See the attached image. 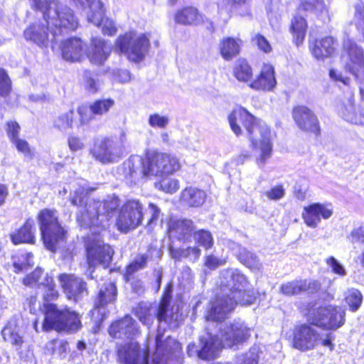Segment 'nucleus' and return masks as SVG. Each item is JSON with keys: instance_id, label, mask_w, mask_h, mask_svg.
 Instances as JSON below:
<instances>
[{"instance_id": "obj_28", "label": "nucleus", "mask_w": 364, "mask_h": 364, "mask_svg": "<svg viewBox=\"0 0 364 364\" xmlns=\"http://www.w3.org/2000/svg\"><path fill=\"white\" fill-rule=\"evenodd\" d=\"M320 289V284L315 280L299 279L284 283L280 287L281 292L286 296H294L302 292H314Z\"/></svg>"}, {"instance_id": "obj_29", "label": "nucleus", "mask_w": 364, "mask_h": 364, "mask_svg": "<svg viewBox=\"0 0 364 364\" xmlns=\"http://www.w3.org/2000/svg\"><path fill=\"white\" fill-rule=\"evenodd\" d=\"M111 53V46L100 38L92 39L87 53L90 61L95 65H102L108 58Z\"/></svg>"}, {"instance_id": "obj_63", "label": "nucleus", "mask_w": 364, "mask_h": 364, "mask_svg": "<svg viewBox=\"0 0 364 364\" xmlns=\"http://www.w3.org/2000/svg\"><path fill=\"white\" fill-rule=\"evenodd\" d=\"M355 21L356 25L364 29V4L358 3L355 5Z\"/></svg>"}, {"instance_id": "obj_26", "label": "nucleus", "mask_w": 364, "mask_h": 364, "mask_svg": "<svg viewBox=\"0 0 364 364\" xmlns=\"http://www.w3.org/2000/svg\"><path fill=\"white\" fill-rule=\"evenodd\" d=\"M60 47L62 56L67 61H80L84 58L85 44L79 38H68L61 42Z\"/></svg>"}, {"instance_id": "obj_6", "label": "nucleus", "mask_w": 364, "mask_h": 364, "mask_svg": "<svg viewBox=\"0 0 364 364\" xmlns=\"http://www.w3.org/2000/svg\"><path fill=\"white\" fill-rule=\"evenodd\" d=\"M115 46L129 60L139 63L147 55L150 41L146 34L131 31L118 36Z\"/></svg>"}, {"instance_id": "obj_45", "label": "nucleus", "mask_w": 364, "mask_h": 364, "mask_svg": "<svg viewBox=\"0 0 364 364\" xmlns=\"http://www.w3.org/2000/svg\"><path fill=\"white\" fill-rule=\"evenodd\" d=\"M135 315L146 326H150L154 320L151 309L147 303H140L135 309Z\"/></svg>"}, {"instance_id": "obj_35", "label": "nucleus", "mask_w": 364, "mask_h": 364, "mask_svg": "<svg viewBox=\"0 0 364 364\" xmlns=\"http://www.w3.org/2000/svg\"><path fill=\"white\" fill-rule=\"evenodd\" d=\"M299 12L298 10L296 11V14L292 16L290 24V32L297 46L302 43L308 28L306 20Z\"/></svg>"}, {"instance_id": "obj_16", "label": "nucleus", "mask_w": 364, "mask_h": 364, "mask_svg": "<svg viewBox=\"0 0 364 364\" xmlns=\"http://www.w3.org/2000/svg\"><path fill=\"white\" fill-rule=\"evenodd\" d=\"M149 348H141L136 342L121 346L117 350L120 364H148Z\"/></svg>"}, {"instance_id": "obj_12", "label": "nucleus", "mask_w": 364, "mask_h": 364, "mask_svg": "<svg viewBox=\"0 0 364 364\" xmlns=\"http://www.w3.org/2000/svg\"><path fill=\"white\" fill-rule=\"evenodd\" d=\"M92 156L102 164L114 163L122 154V147L118 141L110 138H102L95 141L91 149Z\"/></svg>"}, {"instance_id": "obj_9", "label": "nucleus", "mask_w": 364, "mask_h": 364, "mask_svg": "<svg viewBox=\"0 0 364 364\" xmlns=\"http://www.w3.org/2000/svg\"><path fill=\"white\" fill-rule=\"evenodd\" d=\"M145 161L148 176L172 174L181 168L177 157L164 153L148 152Z\"/></svg>"}, {"instance_id": "obj_3", "label": "nucleus", "mask_w": 364, "mask_h": 364, "mask_svg": "<svg viewBox=\"0 0 364 364\" xmlns=\"http://www.w3.org/2000/svg\"><path fill=\"white\" fill-rule=\"evenodd\" d=\"M250 328L240 321L235 320L226 325L216 336L213 337L209 333L207 336L200 339V348L194 344L188 346V354L197 356L203 360H210L215 358L223 347L234 348L245 342L251 335Z\"/></svg>"}, {"instance_id": "obj_60", "label": "nucleus", "mask_w": 364, "mask_h": 364, "mask_svg": "<svg viewBox=\"0 0 364 364\" xmlns=\"http://www.w3.org/2000/svg\"><path fill=\"white\" fill-rule=\"evenodd\" d=\"M252 42L264 53H269L272 50V48L268 40L261 34H255L252 38Z\"/></svg>"}, {"instance_id": "obj_61", "label": "nucleus", "mask_w": 364, "mask_h": 364, "mask_svg": "<svg viewBox=\"0 0 364 364\" xmlns=\"http://www.w3.org/2000/svg\"><path fill=\"white\" fill-rule=\"evenodd\" d=\"M284 194L285 190L282 185H277L264 193L267 198L272 200H280L284 197Z\"/></svg>"}, {"instance_id": "obj_42", "label": "nucleus", "mask_w": 364, "mask_h": 364, "mask_svg": "<svg viewBox=\"0 0 364 364\" xmlns=\"http://www.w3.org/2000/svg\"><path fill=\"white\" fill-rule=\"evenodd\" d=\"M75 112L73 109L60 114L54 120V127L61 132L73 129Z\"/></svg>"}, {"instance_id": "obj_37", "label": "nucleus", "mask_w": 364, "mask_h": 364, "mask_svg": "<svg viewBox=\"0 0 364 364\" xmlns=\"http://www.w3.org/2000/svg\"><path fill=\"white\" fill-rule=\"evenodd\" d=\"M206 197L205 191L196 188H187L181 193V200L191 207H198L203 205Z\"/></svg>"}, {"instance_id": "obj_56", "label": "nucleus", "mask_w": 364, "mask_h": 364, "mask_svg": "<svg viewBox=\"0 0 364 364\" xmlns=\"http://www.w3.org/2000/svg\"><path fill=\"white\" fill-rule=\"evenodd\" d=\"M11 91V80L4 69L0 68V97H6Z\"/></svg>"}, {"instance_id": "obj_17", "label": "nucleus", "mask_w": 364, "mask_h": 364, "mask_svg": "<svg viewBox=\"0 0 364 364\" xmlns=\"http://www.w3.org/2000/svg\"><path fill=\"white\" fill-rule=\"evenodd\" d=\"M114 250L100 240L89 241L87 244V263L91 267L97 264L107 266L112 260Z\"/></svg>"}, {"instance_id": "obj_46", "label": "nucleus", "mask_w": 364, "mask_h": 364, "mask_svg": "<svg viewBox=\"0 0 364 364\" xmlns=\"http://www.w3.org/2000/svg\"><path fill=\"white\" fill-rule=\"evenodd\" d=\"M195 242L205 250L210 249L214 243L212 234L205 230H200L193 233Z\"/></svg>"}, {"instance_id": "obj_18", "label": "nucleus", "mask_w": 364, "mask_h": 364, "mask_svg": "<svg viewBox=\"0 0 364 364\" xmlns=\"http://www.w3.org/2000/svg\"><path fill=\"white\" fill-rule=\"evenodd\" d=\"M58 280L68 299L77 301L87 294V284L82 278L73 274H59Z\"/></svg>"}, {"instance_id": "obj_59", "label": "nucleus", "mask_w": 364, "mask_h": 364, "mask_svg": "<svg viewBox=\"0 0 364 364\" xmlns=\"http://www.w3.org/2000/svg\"><path fill=\"white\" fill-rule=\"evenodd\" d=\"M48 346L55 348L53 353H57L61 358L65 357L67 352L69 350V345L66 341H52L48 343Z\"/></svg>"}, {"instance_id": "obj_23", "label": "nucleus", "mask_w": 364, "mask_h": 364, "mask_svg": "<svg viewBox=\"0 0 364 364\" xmlns=\"http://www.w3.org/2000/svg\"><path fill=\"white\" fill-rule=\"evenodd\" d=\"M231 130L235 135L242 134V126L247 131V128L255 121V117L242 107L235 108L228 117Z\"/></svg>"}, {"instance_id": "obj_62", "label": "nucleus", "mask_w": 364, "mask_h": 364, "mask_svg": "<svg viewBox=\"0 0 364 364\" xmlns=\"http://www.w3.org/2000/svg\"><path fill=\"white\" fill-rule=\"evenodd\" d=\"M20 126L16 122L9 121L6 124V132L11 142L18 138Z\"/></svg>"}, {"instance_id": "obj_53", "label": "nucleus", "mask_w": 364, "mask_h": 364, "mask_svg": "<svg viewBox=\"0 0 364 364\" xmlns=\"http://www.w3.org/2000/svg\"><path fill=\"white\" fill-rule=\"evenodd\" d=\"M258 350L252 348L249 352L237 358V364H257Z\"/></svg>"}, {"instance_id": "obj_43", "label": "nucleus", "mask_w": 364, "mask_h": 364, "mask_svg": "<svg viewBox=\"0 0 364 364\" xmlns=\"http://www.w3.org/2000/svg\"><path fill=\"white\" fill-rule=\"evenodd\" d=\"M35 8L43 13H52L54 11H62L64 9H70L68 6L58 5V0H32Z\"/></svg>"}, {"instance_id": "obj_48", "label": "nucleus", "mask_w": 364, "mask_h": 364, "mask_svg": "<svg viewBox=\"0 0 364 364\" xmlns=\"http://www.w3.org/2000/svg\"><path fill=\"white\" fill-rule=\"evenodd\" d=\"M345 300L350 306V310L355 311L362 303L363 296L358 289H351L348 290L346 293Z\"/></svg>"}, {"instance_id": "obj_20", "label": "nucleus", "mask_w": 364, "mask_h": 364, "mask_svg": "<svg viewBox=\"0 0 364 364\" xmlns=\"http://www.w3.org/2000/svg\"><path fill=\"white\" fill-rule=\"evenodd\" d=\"M171 295L166 293L157 310V318L159 322L164 321L170 328H176L178 323L183 320V316L180 312V307L177 305L171 306Z\"/></svg>"}, {"instance_id": "obj_36", "label": "nucleus", "mask_w": 364, "mask_h": 364, "mask_svg": "<svg viewBox=\"0 0 364 364\" xmlns=\"http://www.w3.org/2000/svg\"><path fill=\"white\" fill-rule=\"evenodd\" d=\"M33 228L34 221L28 219L21 228L11 234L12 242L15 245L20 243H33L35 241Z\"/></svg>"}, {"instance_id": "obj_27", "label": "nucleus", "mask_w": 364, "mask_h": 364, "mask_svg": "<svg viewBox=\"0 0 364 364\" xmlns=\"http://www.w3.org/2000/svg\"><path fill=\"white\" fill-rule=\"evenodd\" d=\"M293 117L301 129L316 134L318 132L319 126L317 118L308 107H296L293 110Z\"/></svg>"}, {"instance_id": "obj_2", "label": "nucleus", "mask_w": 364, "mask_h": 364, "mask_svg": "<svg viewBox=\"0 0 364 364\" xmlns=\"http://www.w3.org/2000/svg\"><path fill=\"white\" fill-rule=\"evenodd\" d=\"M43 19L31 23L24 31L23 36L40 48L54 49L61 41L60 37L75 31L78 26V20L71 9L45 13Z\"/></svg>"}, {"instance_id": "obj_52", "label": "nucleus", "mask_w": 364, "mask_h": 364, "mask_svg": "<svg viewBox=\"0 0 364 364\" xmlns=\"http://www.w3.org/2000/svg\"><path fill=\"white\" fill-rule=\"evenodd\" d=\"M156 186L167 193H173L179 189V181L176 178H164Z\"/></svg>"}, {"instance_id": "obj_64", "label": "nucleus", "mask_w": 364, "mask_h": 364, "mask_svg": "<svg viewBox=\"0 0 364 364\" xmlns=\"http://www.w3.org/2000/svg\"><path fill=\"white\" fill-rule=\"evenodd\" d=\"M349 239L353 243H364V226L354 228L350 234Z\"/></svg>"}, {"instance_id": "obj_32", "label": "nucleus", "mask_w": 364, "mask_h": 364, "mask_svg": "<svg viewBox=\"0 0 364 364\" xmlns=\"http://www.w3.org/2000/svg\"><path fill=\"white\" fill-rule=\"evenodd\" d=\"M312 55L318 60L331 57L336 51V41L331 36L316 40L311 48Z\"/></svg>"}, {"instance_id": "obj_15", "label": "nucleus", "mask_w": 364, "mask_h": 364, "mask_svg": "<svg viewBox=\"0 0 364 364\" xmlns=\"http://www.w3.org/2000/svg\"><path fill=\"white\" fill-rule=\"evenodd\" d=\"M221 290L225 295L241 294L242 289L247 287L246 277L237 269H225L220 274Z\"/></svg>"}, {"instance_id": "obj_22", "label": "nucleus", "mask_w": 364, "mask_h": 364, "mask_svg": "<svg viewBox=\"0 0 364 364\" xmlns=\"http://www.w3.org/2000/svg\"><path fill=\"white\" fill-rule=\"evenodd\" d=\"M109 333L115 338H132L139 335V330L136 321L127 315L111 324Z\"/></svg>"}, {"instance_id": "obj_24", "label": "nucleus", "mask_w": 364, "mask_h": 364, "mask_svg": "<svg viewBox=\"0 0 364 364\" xmlns=\"http://www.w3.org/2000/svg\"><path fill=\"white\" fill-rule=\"evenodd\" d=\"M193 230L194 225L191 220L171 218L168 222L169 236L178 241L189 242Z\"/></svg>"}, {"instance_id": "obj_39", "label": "nucleus", "mask_w": 364, "mask_h": 364, "mask_svg": "<svg viewBox=\"0 0 364 364\" xmlns=\"http://www.w3.org/2000/svg\"><path fill=\"white\" fill-rule=\"evenodd\" d=\"M117 288L114 284L109 282L100 290L95 304V309L104 308L107 304L114 302L117 298Z\"/></svg>"}, {"instance_id": "obj_7", "label": "nucleus", "mask_w": 364, "mask_h": 364, "mask_svg": "<svg viewBox=\"0 0 364 364\" xmlns=\"http://www.w3.org/2000/svg\"><path fill=\"white\" fill-rule=\"evenodd\" d=\"M345 316L343 308L328 305L310 310L307 314V320L311 325L335 331L344 324Z\"/></svg>"}, {"instance_id": "obj_19", "label": "nucleus", "mask_w": 364, "mask_h": 364, "mask_svg": "<svg viewBox=\"0 0 364 364\" xmlns=\"http://www.w3.org/2000/svg\"><path fill=\"white\" fill-rule=\"evenodd\" d=\"M237 302L232 301L230 295L219 296L210 304V306L205 314L208 321H221L225 320L228 314L233 311Z\"/></svg>"}, {"instance_id": "obj_41", "label": "nucleus", "mask_w": 364, "mask_h": 364, "mask_svg": "<svg viewBox=\"0 0 364 364\" xmlns=\"http://www.w3.org/2000/svg\"><path fill=\"white\" fill-rule=\"evenodd\" d=\"M234 75L240 82H248L252 77V70L244 59H239L234 67Z\"/></svg>"}, {"instance_id": "obj_58", "label": "nucleus", "mask_w": 364, "mask_h": 364, "mask_svg": "<svg viewBox=\"0 0 364 364\" xmlns=\"http://www.w3.org/2000/svg\"><path fill=\"white\" fill-rule=\"evenodd\" d=\"M12 144L16 148V149L22 153L24 156L31 159L33 156L32 150L28 144V143L19 137L11 141Z\"/></svg>"}, {"instance_id": "obj_47", "label": "nucleus", "mask_w": 364, "mask_h": 364, "mask_svg": "<svg viewBox=\"0 0 364 364\" xmlns=\"http://www.w3.org/2000/svg\"><path fill=\"white\" fill-rule=\"evenodd\" d=\"M239 259L248 268L258 270L261 267V264L257 257L246 249H242L238 255Z\"/></svg>"}, {"instance_id": "obj_31", "label": "nucleus", "mask_w": 364, "mask_h": 364, "mask_svg": "<svg viewBox=\"0 0 364 364\" xmlns=\"http://www.w3.org/2000/svg\"><path fill=\"white\" fill-rule=\"evenodd\" d=\"M1 336L5 342L19 350L24 343L23 333L16 319L10 320L1 331Z\"/></svg>"}, {"instance_id": "obj_57", "label": "nucleus", "mask_w": 364, "mask_h": 364, "mask_svg": "<svg viewBox=\"0 0 364 364\" xmlns=\"http://www.w3.org/2000/svg\"><path fill=\"white\" fill-rule=\"evenodd\" d=\"M148 259L149 256L146 255H138L135 259L128 266L127 272L129 274H132L139 269L144 268Z\"/></svg>"}, {"instance_id": "obj_38", "label": "nucleus", "mask_w": 364, "mask_h": 364, "mask_svg": "<svg viewBox=\"0 0 364 364\" xmlns=\"http://www.w3.org/2000/svg\"><path fill=\"white\" fill-rule=\"evenodd\" d=\"M241 41L239 38H225L220 44V50L222 57L230 60L237 55L240 50Z\"/></svg>"}, {"instance_id": "obj_40", "label": "nucleus", "mask_w": 364, "mask_h": 364, "mask_svg": "<svg viewBox=\"0 0 364 364\" xmlns=\"http://www.w3.org/2000/svg\"><path fill=\"white\" fill-rule=\"evenodd\" d=\"M163 335L157 334L155 340V353L153 358V361L159 364L163 360V357L168 353L171 350V344L175 343V341L170 337L166 338L165 341L162 340Z\"/></svg>"}, {"instance_id": "obj_21", "label": "nucleus", "mask_w": 364, "mask_h": 364, "mask_svg": "<svg viewBox=\"0 0 364 364\" xmlns=\"http://www.w3.org/2000/svg\"><path fill=\"white\" fill-rule=\"evenodd\" d=\"M333 208L331 205L313 203L304 208L302 218L305 224L311 228H316L321 219L327 220L331 217Z\"/></svg>"}, {"instance_id": "obj_49", "label": "nucleus", "mask_w": 364, "mask_h": 364, "mask_svg": "<svg viewBox=\"0 0 364 364\" xmlns=\"http://www.w3.org/2000/svg\"><path fill=\"white\" fill-rule=\"evenodd\" d=\"M114 102L112 99L99 100L90 105L92 114L102 115L107 113L113 107Z\"/></svg>"}, {"instance_id": "obj_50", "label": "nucleus", "mask_w": 364, "mask_h": 364, "mask_svg": "<svg viewBox=\"0 0 364 364\" xmlns=\"http://www.w3.org/2000/svg\"><path fill=\"white\" fill-rule=\"evenodd\" d=\"M170 122L168 115L152 113L149 116L148 124L152 128L166 129Z\"/></svg>"}, {"instance_id": "obj_25", "label": "nucleus", "mask_w": 364, "mask_h": 364, "mask_svg": "<svg viewBox=\"0 0 364 364\" xmlns=\"http://www.w3.org/2000/svg\"><path fill=\"white\" fill-rule=\"evenodd\" d=\"M276 85L274 67L270 64H264L259 75L250 82L249 86L255 90L269 92L273 90Z\"/></svg>"}, {"instance_id": "obj_51", "label": "nucleus", "mask_w": 364, "mask_h": 364, "mask_svg": "<svg viewBox=\"0 0 364 364\" xmlns=\"http://www.w3.org/2000/svg\"><path fill=\"white\" fill-rule=\"evenodd\" d=\"M230 298L232 301H235L237 304H240L244 306L252 304L256 299L255 294L247 288L242 289L241 294H235Z\"/></svg>"}, {"instance_id": "obj_1", "label": "nucleus", "mask_w": 364, "mask_h": 364, "mask_svg": "<svg viewBox=\"0 0 364 364\" xmlns=\"http://www.w3.org/2000/svg\"><path fill=\"white\" fill-rule=\"evenodd\" d=\"M87 189L79 188L70 198L71 203L79 205L77 221L79 225L90 229L94 234L109 227L113 213L119 208L115 225L119 231L127 233L139 227L144 218V205L138 199H129L122 206L118 196H107L103 200L86 198Z\"/></svg>"}, {"instance_id": "obj_11", "label": "nucleus", "mask_w": 364, "mask_h": 364, "mask_svg": "<svg viewBox=\"0 0 364 364\" xmlns=\"http://www.w3.org/2000/svg\"><path fill=\"white\" fill-rule=\"evenodd\" d=\"M318 343L324 346H331L330 334L321 338L316 330L308 325H302L297 328L294 333V348L306 351L315 348Z\"/></svg>"}, {"instance_id": "obj_54", "label": "nucleus", "mask_w": 364, "mask_h": 364, "mask_svg": "<svg viewBox=\"0 0 364 364\" xmlns=\"http://www.w3.org/2000/svg\"><path fill=\"white\" fill-rule=\"evenodd\" d=\"M326 263L331 268V272L340 277L346 275L344 266L334 257L330 256L326 259Z\"/></svg>"}, {"instance_id": "obj_5", "label": "nucleus", "mask_w": 364, "mask_h": 364, "mask_svg": "<svg viewBox=\"0 0 364 364\" xmlns=\"http://www.w3.org/2000/svg\"><path fill=\"white\" fill-rule=\"evenodd\" d=\"M38 220L46 247L51 252H55L65 238V231L58 222L57 211L43 209L39 212Z\"/></svg>"}, {"instance_id": "obj_14", "label": "nucleus", "mask_w": 364, "mask_h": 364, "mask_svg": "<svg viewBox=\"0 0 364 364\" xmlns=\"http://www.w3.org/2000/svg\"><path fill=\"white\" fill-rule=\"evenodd\" d=\"M127 183L136 184L148 176L146 161L140 156H131L118 168Z\"/></svg>"}, {"instance_id": "obj_55", "label": "nucleus", "mask_w": 364, "mask_h": 364, "mask_svg": "<svg viewBox=\"0 0 364 364\" xmlns=\"http://www.w3.org/2000/svg\"><path fill=\"white\" fill-rule=\"evenodd\" d=\"M102 15H104V14ZM94 24L96 26H100L102 27V33L105 35H114L117 31L114 22L109 18H104L103 16H102V18L98 23Z\"/></svg>"}, {"instance_id": "obj_30", "label": "nucleus", "mask_w": 364, "mask_h": 364, "mask_svg": "<svg viewBox=\"0 0 364 364\" xmlns=\"http://www.w3.org/2000/svg\"><path fill=\"white\" fill-rule=\"evenodd\" d=\"M74 4L83 10L87 19L92 23H98L103 14V4L101 0H72Z\"/></svg>"}, {"instance_id": "obj_10", "label": "nucleus", "mask_w": 364, "mask_h": 364, "mask_svg": "<svg viewBox=\"0 0 364 364\" xmlns=\"http://www.w3.org/2000/svg\"><path fill=\"white\" fill-rule=\"evenodd\" d=\"M341 60L346 70L353 74L360 83H364V58L362 48L350 40L345 41Z\"/></svg>"}, {"instance_id": "obj_33", "label": "nucleus", "mask_w": 364, "mask_h": 364, "mask_svg": "<svg viewBox=\"0 0 364 364\" xmlns=\"http://www.w3.org/2000/svg\"><path fill=\"white\" fill-rule=\"evenodd\" d=\"M338 113L347 121L355 124H364V110L359 115L355 112L354 99L350 96L338 108Z\"/></svg>"}, {"instance_id": "obj_4", "label": "nucleus", "mask_w": 364, "mask_h": 364, "mask_svg": "<svg viewBox=\"0 0 364 364\" xmlns=\"http://www.w3.org/2000/svg\"><path fill=\"white\" fill-rule=\"evenodd\" d=\"M28 307L30 312L37 314L44 309L43 328L46 331L55 329L58 331L74 333L82 326L80 318L77 313L71 311L69 308L59 309L54 304H44L42 306L36 296L28 299Z\"/></svg>"}, {"instance_id": "obj_44", "label": "nucleus", "mask_w": 364, "mask_h": 364, "mask_svg": "<svg viewBox=\"0 0 364 364\" xmlns=\"http://www.w3.org/2000/svg\"><path fill=\"white\" fill-rule=\"evenodd\" d=\"M326 7L323 0H301L298 11H305L314 14H320L326 10Z\"/></svg>"}, {"instance_id": "obj_8", "label": "nucleus", "mask_w": 364, "mask_h": 364, "mask_svg": "<svg viewBox=\"0 0 364 364\" xmlns=\"http://www.w3.org/2000/svg\"><path fill=\"white\" fill-rule=\"evenodd\" d=\"M247 132L254 148L261 151L257 163L259 166H262L271 156L272 151L270 129L264 122L255 118V122L247 128Z\"/></svg>"}, {"instance_id": "obj_34", "label": "nucleus", "mask_w": 364, "mask_h": 364, "mask_svg": "<svg viewBox=\"0 0 364 364\" xmlns=\"http://www.w3.org/2000/svg\"><path fill=\"white\" fill-rule=\"evenodd\" d=\"M174 19L177 23L188 26L198 25L204 21L203 15L193 6H186L177 11Z\"/></svg>"}, {"instance_id": "obj_13", "label": "nucleus", "mask_w": 364, "mask_h": 364, "mask_svg": "<svg viewBox=\"0 0 364 364\" xmlns=\"http://www.w3.org/2000/svg\"><path fill=\"white\" fill-rule=\"evenodd\" d=\"M23 283L26 286H37L38 288H43V296L46 301H53L58 297V291L55 289L53 279L47 273L43 274L40 268H36L31 274L23 278Z\"/></svg>"}]
</instances>
